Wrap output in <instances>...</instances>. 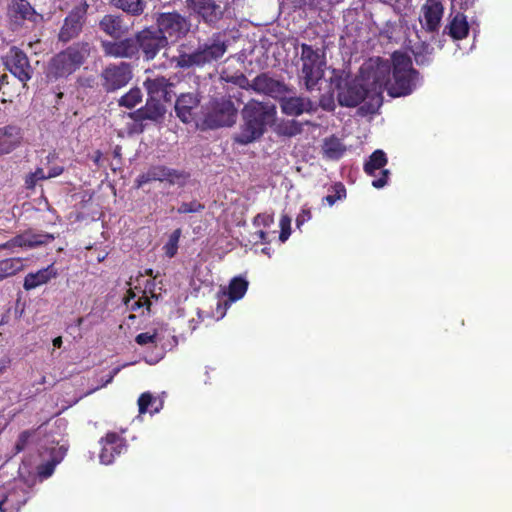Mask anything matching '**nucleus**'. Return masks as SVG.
Returning a JSON list of instances; mask_svg holds the SVG:
<instances>
[{
    "mask_svg": "<svg viewBox=\"0 0 512 512\" xmlns=\"http://www.w3.org/2000/svg\"><path fill=\"white\" fill-rule=\"evenodd\" d=\"M276 106L269 102L255 99L248 101L242 109L243 123L234 141L241 145H247L261 138L267 130V126L274 122Z\"/></svg>",
    "mask_w": 512,
    "mask_h": 512,
    "instance_id": "f257e3e1",
    "label": "nucleus"
},
{
    "mask_svg": "<svg viewBox=\"0 0 512 512\" xmlns=\"http://www.w3.org/2000/svg\"><path fill=\"white\" fill-rule=\"evenodd\" d=\"M91 45L78 41L55 54L47 63L45 76L48 81L66 79L76 72L90 56Z\"/></svg>",
    "mask_w": 512,
    "mask_h": 512,
    "instance_id": "f03ea898",
    "label": "nucleus"
},
{
    "mask_svg": "<svg viewBox=\"0 0 512 512\" xmlns=\"http://www.w3.org/2000/svg\"><path fill=\"white\" fill-rule=\"evenodd\" d=\"M229 39L225 32L213 33L191 53H180L175 57L176 66L182 69L204 67L220 60L227 52Z\"/></svg>",
    "mask_w": 512,
    "mask_h": 512,
    "instance_id": "7ed1b4c3",
    "label": "nucleus"
},
{
    "mask_svg": "<svg viewBox=\"0 0 512 512\" xmlns=\"http://www.w3.org/2000/svg\"><path fill=\"white\" fill-rule=\"evenodd\" d=\"M391 59L392 79L390 78L388 94L394 98L410 95L420 79L419 72L413 68L410 56L404 52H393Z\"/></svg>",
    "mask_w": 512,
    "mask_h": 512,
    "instance_id": "20e7f679",
    "label": "nucleus"
},
{
    "mask_svg": "<svg viewBox=\"0 0 512 512\" xmlns=\"http://www.w3.org/2000/svg\"><path fill=\"white\" fill-rule=\"evenodd\" d=\"M392 65L380 57L369 58L360 67L359 76L368 87L371 99L382 100L384 90L388 91Z\"/></svg>",
    "mask_w": 512,
    "mask_h": 512,
    "instance_id": "39448f33",
    "label": "nucleus"
},
{
    "mask_svg": "<svg viewBox=\"0 0 512 512\" xmlns=\"http://www.w3.org/2000/svg\"><path fill=\"white\" fill-rule=\"evenodd\" d=\"M238 110L230 98H212L203 107L201 128L216 129L230 127L236 123Z\"/></svg>",
    "mask_w": 512,
    "mask_h": 512,
    "instance_id": "423d86ee",
    "label": "nucleus"
},
{
    "mask_svg": "<svg viewBox=\"0 0 512 512\" xmlns=\"http://www.w3.org/2000/svg\"><path fill=\"white\" fill-rule=\"evenodd\" d=\"M331 84L337 93V100L340 106L356 107L366 97L371 98V93L360 76L356 78L336 76L332 78Z\"/></svg>",
    "mask_w": 512,
    "mask_h": 512,
    "instance_id": "0eeeda50",
    "label": "nucleus"
},
{
    "mask_svg": "<svg viewBox=\"0 0 512 512\" xmlns=\"http://www.w3.org/2000/svg\"><path fill=\"white\" fill-rule=\"evenodd\" d=\"M300 60L302 62L301 73L305 87L308 91H312L323 77L324 71L322 67L325 63L321 59L319 49H314L306 43L301 44Z\"/></svg>",
    "mask_w": 512,
    "mask_h": 512,
    "instance_id": "6e6552de",
    "label": "nucleus"
},
{
    "mask_svg": "<svg viewBox=\"0 0 512 512\" xmlns=\"http://www.w3.org/2000/svg\"><path fill=\"white\" fill-rule=\"evenodd\" d=\"M132 77V66L127 62L108 64L100 74L101 85L107 93L125 87Z\"/></svg>",
    "mask_w": 512,
    "mask_h": 512,
    "instance_id": "1a4fd4ad",
    "label": "nucleus"
},
{
    "mask_svg": "<svg viewBox=\"0 0 512 512\" xmlns=\"http://www.w3.org/2000/svg\"><path fill=\"white\" fill-rule=\"evenodd\" d=\"M7 17L13 31L21 29L25 22L37 25L43 20L28 0H11L7 7Z\"/></svg>",
    "mask_w": 512,
    "mask_h": 512,
    "instance_id": "9d476101",
    "label": "nucleus"
},
{
    "mask_svg": "<svg viewBox=\"0 0 512 512\" xmlns=\"http://www.w3.org/2000/svg\"><path fill=\"white\" fill-rule=\"evenodd\" d=\"M155 28L165 40L175 42L186 35L189 30V24L186 19L177 12L160 13L156 18Z\"/></svg>",
    "mask_w": 512,
    "mask_h": 512,
    "instance_id": "9b49d317",
    "label": "nucleus"
},
{
    "mask_svg": "<svg viewBox=\"0 0 512 512\" xmlns=\"http://www.w3.org/2000/svg\"><path fill=\"white\" fill-rule=\"evenodd\" d=\"M88 8L89 5L86 1L73 7V9L64 18L63 25L59 30V42L67 43L80 35L86 22Z\"/></svg>",
    "mask_w": 512,
    "mask_h": 512,
    "instance_id": "f8f14e48",
    "label": "nucleus"
},
{
    "mask_svg": "<svg viewBox=\"0 0 512 512\" xmlns=\"http://www.w3.org/2000/svg\"><path fill=\"white\" fill-rule=\"evenodd\" d=\"M189 175L177 169L169 168L165 165H152L148 170L135 179V187L141 188L153 181H167L169 184H181L186 181Z\"/></svg>",
    "mask_w": 512,
    "mask_h": 512,
    "instance_id": "ddd939ff",
    "label": "nucleus"
},
{
    "mask_svg": "<svg viewBox=\"0 0 512 512\" xmlns=\"http://www.w3.org/2000/svg\"><path fill=\"white\" fill-rule=\"evenodd\" d=\"M134 39L137 41V54L141 50L147 61L153 60L159 51L168 45L165 36L161 35L154 27L137 32Z\"/></svg>",
    "mask_w": 512,
    "mask_h": 512,
    "instance_id": "4468645a",
    "label": "nucleus"
},
{
    "mask_svg": "<svg viewBox=\"0 0 512 512\" xmlns=\"http://www.w3.org/2000/svg\"><path fill=\"white\" fill-rule=\"evenodd\" d=\"M6 69L25 86L32 78L33 68L27 54L16 46H12L2 58Z\"/></svg>",
    "mask_w": 512,
    "mask_h": 512,
    "instance_id": "2eb2a0df",
    "label": "nucleus"
},
{
    "mask_svg": "<svg viewBox=\"0 0 512 512\" xmlns=\"http://www.w3.org/2000/svg\"><path fill=\"white\" fill-rule=\"evenodd\" d=\"M253 91L258 94L280 100L282 96L290 92L288 86L282 80L272 77L267 72H262L252 80Z\"/></svg>",
    "mask_w": 512,
    "mask_h": 512,
    "instance_id": "dca6fc26",
    "label": "nucleus"
},
{
    "mask_svg": "<svg viewBox=\"0 0 512 512\" xmlns=\"http://www.w3.org/2000/svg\"><path fill=\"white\" fill-rule=\"evenodd\" d=\"M101 451L99 459L102 464H112L116 457L120 456L127 449V442L124 437L116 432H108L99 441Z\"/></svg>",
    "mask_w": 512,
    "mask_h": 512,
    "instance_id": "f3484780",
    "label": "nucleus"
},
{
    "mask_svg": "<svg viewBox=\"0 0 512 512\" xmlns=\"http://www.w3.org/2000/svg\"><path fill=\"white\" fill-rule=\"evenodd\" d=\"M54 239L55 236L53 234L36 232L33 229H28L3 243V247L8 249L14 247L35 248L38 246L46 245L52 242Z\"/></svg>",
    "mask_w": 512,
    "mask_h": 512,
    "instance_id": "a211bd4d",
    "label": "nucleus"
},
{
    "mask_svg": "<svg viewBox=\"0 0 512 512\" xmlns=\"http://www.w3.org/2000/svg\"><path fill=\"white\" fill-rule=\"evenodd\" d=\"M137 41L128 37L118 41L103 40L101 48L106 57L112 58H129L137 56Z\"/></svg>",
    "mask_w": 512,
    "mask_h": 512,
    "instance_id": "6ab92c4d",
    "label": "nucleus"
},
{
    "mask_svg": "<svg viewBox=\"0 0 512 512\" xmlns=\"http://www.w3.org/2000/svg\"><path fill=\"white\" fill-rule=\"evenodd\" d=\"M279 104L282 113L287 116L297 117L303 113L311 114L317 111V104L308 97L284 95Z\"/></svg>",
    "mask_w": 512,
    "mask_h": 512,
    "instance_id": "aec40b11",
    "label": "nucleus"
},
{
    "mask_svg": "<svg viewBox=\"0 0 512 512\" xmlns=\"http://www.w3.org/2000/svg\"><path fill=\"white\" fill-rule=\"evenodd\" d=\"M387 161L388 159L385 152L378 149L369 156V159L364 164V172L367 175L374 176L377 170H381V176L372 181V186L374 188H383L388 182L390 171L388 169H384Z\"/></svg>",
    "mask_w": 512,
    "mask_h": 512,
    "instance_id": "412c9836",
    "label": "nucleus"
},
{
    "mask_svg": "<svg viewBox=\"0 0 512 512\" xmlns=\"http://www.w3.org/2000/svg\"><path fill=\"white\" fill-rule=\"evenodd\" d=\"M422 19L420 20L422 27L427 32H437L444 13V6L441 0H426L421 8Z\"/></svg>",
    "mask_w": 512,
    "mask_h": 512,
    "instance_id": "4be33fe9",
    "label": "nucleus"
},
{
    "mask_svg": "<svg viewBox=\"0 0 512 512\" xmlns=\"http://www.w3.org/2000/svg\"><path fill=\"white\" fill-rule=\"evenodd\" d=\"M200 103L198 94L195 93H183L181 94L175 103V112L179 119L186 124L195 122L197 112Z\"/></svg>",
    "mask_w": 512,
    "mask_h": 512,
    "instance_id": "5701e85b",
    "label": "nucleus"
},
{
    "mask_svg": "<svg viewBox=\"0 0 512 512\" xmlns=\"http://www.w3.org/2000/svg\"><path fill=\"white\" fill-rule=\"evenodd\" d=\"M22 139V129L18 125L8 124L0 127V155L14 151L20 146Z\"/></svg>",
    "mask_w": 512,
    "mask_h": 512,
    "instance_id": "b1692460",
    "label": "nucleus"
},
{
    "mask_svg": "<svg viewBox=\"0 0 512 512\" xmlns=\"http://www.w3.org/2000/svg\"><path fill=\"white\" fill-rule=\"evenodd\" d=\"M144 85L147 89L148 96L160 99L163 102H171L174 95L173 84L165 77H156L154 79H146Z\"/></svg>",
    "mask_w": 512,
    "mask_h": 512,
    "instance_id": "393cba45",
    "label": "nucleus"
},
{
    "mask_svg": "<svg viewBox=\"0 0 512 512\" xmlns=\"http://www.w3.org/2000/svg\"><path fill=\"white\" fill-rule=\"evenodd\" d=\"M162 100L148 96L145 106L139 108L134 113V119L137 121L153 120L157 121L163 118L166 108L161 103Z\"/></svg>",
    "mask_w": 512,
    "mask_h": 512,
    "instance_id": "a878e982",
    "label": "nucleus"
},
{
    "mask_svg": "<svg viewBox=\"0 0 512 512\" xmlns=\"http://www.w3.org/2000/svg\"><path fill=\"white\" fill-rule=\"evenodd\" d=\"M57 274V270L53 264H50L36 272L28 273L24 278L23 288L26 291L33 290L48 283L51 279L56 278Z\"/></svg>",
    "mask_w": 512,
    "mask_h": 512,
    "instance_id": "bb28decb",
    "label": "nucleus"
},
{
    "mask_svg": "<svg viewBox=\"0 0 512 512\" xmlns=\"http://www.w3.org/2000/svg\"><path fill=\"white\" fill-rule=\"evenodd\" d=\"M99 28L106 35L118 39L128 32L121 15L107 14L99 22Z\"/></svg>",
    "mask_w": 512,
    "mask_h": 512,
    "instance_id": "cd10ccee",
    "label": "nucleus"
},
{
    "mask_svg": "<svg viewBox=\"0 0 512 512\" xmlns=\"http://www.w3.org/2000/svg\"><path fill=\"white\" fill-rule=\"evenodd\" d=\"M469 29L467 17L463 13L457 12L445 27L444 32L454 40H462L468 36Z\"/></svg>",
    "mask_w": 512,
    "mask_h": 512,
    "instance_id": "c85d7f7f",
    "label": "nucleus"
},
{
    "mask_svg": "<svg viewBox=\"0 0 512 512\" xmlns=\"http://www.w3.org/2000/svg\"><path fill=\"white\" fill-rule=\"evenodd\" d=\"M195 10L208 24L217 22L222 16L221 7L213 0H198L195 3Z\"/></svg>",
    "mask_w": 512,
    "mask_h": 512,
    "instance_id": "c756f323",
    "label": "nucleus"
},
{
    "mask_svg": "<svg viewBox=\"0 0 512 512\" xmlns=\"http://www.w3.org/2000/svg\"><path fill=\"white\" fill-rule=\"evenodd\" d=\"M322 149L324 157L331 160L340 159L346 151L345 145L335 135L324 139Z\"/></svg>",
    "mask_w": 512,
    "mask_h": 512,
    "instance_id": "7c9ffc66",
    "label": "nucleus"
},
{
    "mask_svg": "<svg viewBox=\"0 0 512 512\" xmlns=\"http://www.w3.org/2000/svg\"><path fill=\"white\" fill-rule=\"evenodd\" d=\"M24 267L23 261L21 258L12 257L5 258L0 260V281L14 276L19 271H21Z\"/></svg>",
    "mask_w": 512,
    "mask_h": 512,
    "instance_id": "2f4dec72",
    "label": "nucleus"
},
{
    "mask_svg": "<svg viewBox=\"0 0 512 512\" xmlns=\"http://www.w3.org/2000/svg\"><path fill=\"white\" fill-rule=\"evenodd\" d=\"M111 3L132 16L141 15L146 7L145 0H111Z\"/></svg>",
    "mask_w": 512,
    "mask_h": 512,
    "instance_id": "473e14b6",
    "label": "nucleus"
},
{
    "mask_svg": "<svg viewBox=\"0 0 512 512\" xmlns=\"http://www.w3.org/2000/svg\"><path fill=\"white\" fill-rule=\"evenodd\" d=\"M248 281L243 277H234L228 286V298L231 302L238 301L244 297L248 289Z\"/></svg>",
    "mask_w": 512,
    "mask_h": 512,
    "instance_id": "72a5a7b5",
    "label": "nucleus"
},
{
    "mask_svg": "<svg viewBox=\"0 0 512 512\" xmlns=\"http://www.w3.org/2000/svg\"><path fill=\"white\" fill-rule=\"evenodd\" d=\"M303 124L295 119L284 121L278 125L277 132L281 136L294 137L301 134Z\"/></svg>",
    "mask_w": 512,
    "mask_h": 512,
    "instance_id": "f704fd0d",
    "label": "nucleus"
},
{
    "mask_svg": "<svg viewBox=\"0 0 512 512\" xmlns=\"http://www.w3.org/2000/svg\"><path fill=\"white\" fill-rule=\"evenodd\" d=\"M22 502L16 492H9L0 500V512H19Z\"/></svg>",
    "mask_w": 512,
    "mask_h": 512,
    "instance_id": "c9c22d12",
    "label": "nucleus"
},
{
    "mask_svg": "<svg viewBox=\"0 0 512 512\" xmlns=\"http://www.w3.org/2000/svg\"><path fill=\"white\" fill-rule=\"evenodd\" d=\"M142 100V91L135 87L130 89L126 94H124L120 100L119 105L126 108H134L137 104H139Z\"/></svg>",
    "mask_w": 512,
    "mask_h": 512,
    "instance_id": "e433bc0d",
    "label": "nucleus"
},
{
    "mask_svg": "<svg viewBox=\"0 0 512 512\" xmlns=\"http://www.w3.org/2000/svg\"><path fill=\"white\" fill-rule=\"evenodd\" d=\"M331 192L322 199V202L327 203L329 206H333L338 200L346 198V188L341 182H336L332 185Z\"/></svg>",
    "mask_w": 512,
    "mask_h": 512,
    "instance_id": "4c0bfd02",
    "label": "nucleus"
},
{
    "mask_svg": "<svg viewBox=\"0 0 512 512\" xmlns=\"http://www.w3.org/2000/svg\"><path fill=\"white\" fill-rule=\"evenodd\" d=\"M136 297V294L133 292L132 289H130L128 291V296L126 298V301L125 303L127 305L130 306V309L133 310V311H136L142 307H146V309L148 311H150V308H151V301L149 300V298L145 295V292L143 293V295L141 297H139L137 300L133 301L132 303L131 300H133L134 298Z\"/></svg>",
    "mask_w": 512,
    "mask_h": 512,
    "instance_id": "58836bf2",
    "label": "nucleus"
},
{
    "mask_svg": "<svg viewBox=\"0 0 512 512\" xmlns=\"http://www.w3.org/2000/svg\"><path fill=\"white\" fill-rule=\"evenodd\" d=\"M37 430L38 429L24 430L19 434L13 448L14 455L19 454L20 452L25 450L30 440L35 436Z\"/></svg>",
    "mask_w": 512,
    "mask_h": 512,
    "instance_id": "ea45409f",
    "label": "nucleus"
},
{
    "mask_svg": "<svg viewBox=\"0 0 512 512\" xmlns=\"http://www.w3.org/2000/svg\"><path fill=\"white\" fill-rule=\"evenodd\" d=\"M180 236L181 229L179 228L174 230L172 234L169 236L168 241L163 246V251L167 257L172 258L177 254Z\"/></svg>",
    "mask_w": 512,
    "mask_h": 512,
    "instance_id": "a19ab883",
    "label": "nucleus"
},
{
    "mask_svg": "<svg viewBox=\"0 0 512 512\" xmlns=\"http://www.w3.org/2000/svg\"><path fill=\"white\" fill-rule=\"evenodd\" d=\"M156 402L155 397L150 392H144L138 398V410L140 414H144L149 411L150 407ZM151 413L158 412V408L150 410Z\"/></svg>",
    "mask_w": 512,
    "mask_h": 512,
    "instance_id": "79ce46f5",
    "label": "nucleus"
},
{
    "mask_svg": "<svg viewBox=\"0 0 512 512\" xmlns=\"http://www.w3.org/2000/svg\"><path fill=\"white\" fill-rule=\"evenodd\" d=\"M45 179H47V177L43 168L38 167L34 172L29 173L25 177V187L27 189L33 190L36 187L38 181Z\"/></svg>",
    "mask_w": 512,
    "mask_h": 512,
    "instance_id": "37998d69",
    "label": "nucleus"
},
{
    "mask_svg": "<svg viewBox=\"0 0 512 512\" xmlns=\"http://www.w3.org/2000/svg\"><path fill=\"white\" fill-rule=\"evenodd\" d=\"M204 208V204L200 203L197 200H193L191 202H182L180 206L177 208V212L179 214L196 213L204 210Z\"/></svg>",
    "mask_w": 512,
    "mask_h": 512,
    "instance_id": "c03bdc74",
    "label": "nucleus"
},
{
    "mask_svg": "<svg viewBox=\"0 0 512 512\" xmlns=\"http://www.w3.org/2000/svg\"><path fill=\"white\" fill-rule=\"evenodd\" d=\"M280 234L279 240L284 243L291 235V218L288 215H282L280 219Z\"/></svg>",
    "mask_w": 512,
    "mask_h": 512,
    "instance_id": "a18cd8bd",
    "label": "nucleus"
},
{
    "mask_svg": "<svg viewBox=\"0 0 512 512\" xmlns=\"http://www.w3.org/2000/svg\"><path fill=\"white\" fill-rule=\"evenodd\" d=\"M58 463L59 460L52 459L50 461L38 465L37 474L43 479L50 477L53 474L55 467Z\"/></svg>",
    "mask_w": 512,
    "mask_h": 512,
    "instance_id": "49530a36",
    "label": "nucleus"
},
{
    "mask_svg": "<svg viewBox=\"0 0 512 512\" xmlns=\"http://www.w3.org/2000/svg\"><path fill=\"white\" fill-rule=\"evenodd\" d=\"M431 51L428 47H423L421 51L414 52L415 62L419 66L429 65L432 62Z\"/></svg>",
    "mask_w": 512,
    "mask_h": 512,
    "instance_id": "de8ad7c7",
    "label": "nucleus"
},
{
    "mask_svg": "<svg viewBox=\"0 0 512 512\" xmlns=\"http://www.w3.org/2000/svg\"><path fill=\"white\" fill-rule=\"evenodd\" d=\"M228 81L237 85L241 89L253 90L252 81H250L243 73L230 77Z\"/></svg>",
    "mask_w": 512,
    "mask_h": 512,
    "instance_id": "09e8293b",
    "label": "nucleus"
},
{
    "mask_svg": "<svg viewBox=\"0 0 512 512\" xmlns=\"http://www.w3.org/2000/svg\"><path fill=\"white\" fill-rule=\"evenodd\" d=\"M157 332L153 333L143 332L136 336L135 341L137 344L143 346L147 344H156Z\"/></svg>",
    "mask_w": 512,
    "mask_h": 512,
    "instance_id": "8fccbe9b",
    "label": "nucleus"
},
{
    "mask_svg": "<svg viewBox=\"0 0 512 512\" xmlns=\"http://www.w3.org/2000/svg\"><path fill=\"white\" fill-rule=\"evenodd\" d=\"M321 107L325 111H333L335 109V102L333 94H323L319 99L317 107Z\"/></svg>",
    "mask_w": 512,
    "mask_h": 512,
    "instance_id": "3c124183",
    "label": "nucleus"
},
{
    "mask_svg": "<svg viewBox=\"0 0 512 512\" xmlns=\"http://www.w3.org/2000/svg\"><path fill=\"white\" fill-rule=\"evenodd\" d=\"M274 219L272 215L266 213H259L253 219L254 226L269 227L273 223Z\"/></svg>",
    "mask_w": 512,
    "mask_h": 512,
    "instance_id": "603ef678",
    "label": "nucleus"
},
{
    "mask_svg": "<svg viewBox=\"0 0 512 512\" xmlns=\"http://www.w3.org/2000/svg\"><path fill=\"white\" fill-rule=\"evenodd\" d=\"M312 218V213L310 208L304 206L301 212L296 217V226L300 228L304 223L309 221Z\"/></svg>",
    "mask_w": 512,
    "mask_h": 512,
    "instance_id": "864d4df0",
    "label": "nucleus"
},
{
    "mask_svg": "<svg viewBox=\"0 0 512 512\" xmlns=\"http://www.w3.org/2000/svg\"><path fill=\"white\" fill-rule=\"evenodd\" d=\"M63 171H64V168L62 166H54L49 170L46 177H47V179L57 177V176L61 175L63 173Z\"/></svg>",
    "mask_w": 512,
    "mask_h": 512,
    "instance_id": "5fc2aeb1",
    "label": "nucleus"
},
{
    "mask_svg": "<svg viewBox=\"0 0 512 512\" xmlns=\"http://www.w3.org/2000/svg\"><path fill=\"white\" fill-rule=\"evenodd\" d=\"M77 83L79 84V86L81 87H93V84H94V78H91V77H86V78H78L77 80Z\"/></svg>",
    "mask_w": 512,
    "mask_h": 512,
    "instance_id": "6e6d98bb",
    "label": "nucleus"
},
{
    "mask_svg": "<svg viewBox=\"0 0 512 512\" xmlns=\"http://www.w3.org/2000/svg\"><path fill=\"white\" fill-rule=\"evenodd\" d=\"M11 364V359L9 357H3L2 359H0V374H2L4 371L7 370V368L10 366Z\"/></svg>",
    "mask_w": 512,
    "mask_h": 512,
    "instance_id": "4d7b16f0",
    "label": "nucleus"
},
{
    "mask_svg": "<svg viewBox=\"0 0 512 512\" xmlns=\"http://www.w3.org/2000/svg\"><path fill=\"white\" fill-rule=\"evenodd\" d=\"M256 235L262 243H267V233L265 231L259 230L256 232Z\"/></svg>",
    "mask_w": 512,
    "mask_h": 512,
    "instance_id": "13d9d810",
    "label": "nucleus"
},
{
    "mask_svg": "<svg viewBox=\"0 0 512 512\" xmlns=\"http://www.w3.org/2000/svg\"><path fill=\"white\" fill-rule=\"evenodd\" d=\"M62 337L61 336H58L56 338L53 339V346L56 347V348H60L62 346Z\"/></svg>",
    "mask_w": 512,
    "mask_h": 512,
    "instance_id": "bf43d9fd",
    "label": "nucleus"
},
{
    "mask_svg": "<svg viewBox=\"0 0 512 512\" xmlns=\"http://www.w3.org/2000/svg\"><path fill=\"white\" fill-rule=\"evenodd\" d=\"M83 322H84V318L78 317L75 321V325L80 328L82 326Z\"/></svg>",
    "mask_w": 512,
    "mask_h": 512,
    "instance_id": "052dcab7",
    "label": "nucleus"
},
{
    "mask_svg": "<svg viewBox=\"0 0 512 512\" xmlns=\"http://www.w3.org/2000/svg\"><path fill=\"white\" fill-rule=\"evenodd\" d=\"M262 253L266 254L268 257H271V249L268 247L263 248Z\"/></svg>",
    "mask_w": 512,
    "mask_h": 512,
    "instance_id": "680f3d73",
    "label": "nucleus"
},
{
    "mask_svg": "<svg viewBox=\"0 0 512 512\" xmlns=\"http://www.w3.org/2000/svg\"><path fill=\"white\" fill-rule=\"evenodd\" d=\"M146 274H147V275H150V276H153V270H152V269H148V270L146 271Z\"/></svg>",
    "mask_w": 512,
    "mask_h": 512,
    "instance_id": "e2e57ef3",
    "label": "nucleus"
},
{
    "mask_svg": "<svg viewBox=\"0 0 512 512\" xmlns=\"http://www.w3.org/2000/svg\"><path fill=\"white\" fill-rule=\"evenodd\" d=\"M117 372H118V369H115V370H114L113 375H112V376H111V378H110V380L113 378V376H114Z\"/></svg>",
    "mask_w": 512,
    "mask_h": 512,
    "instance_id": "0e129e2a",
    "label": "nucleus"
},
{
    "mask_svg": "<svg viewBox=\"0 0 512 512\" xmlns=\"http://www.w3.org/2000/svg\"><path fill=\"white\" fill-rule=\"evenodd\" d=\"M63 96V93H59L58 97L61 98Z\"/></svg>",
    "mask_w": 512,
    "mask_h": 512,
    "instance_id": "69168bd1",
    "label": "nucleus"
},
{
    "mask_svg": "<svg viewBox=\"0 0 512 512\" xmlns=\"http://www.w3.org/2000/svg\"><path fill=\"white\" fill-rule=\"evenodd\" d=\"M1 249H5V248L3 247V244H0V250H1Z\"/></svg>",
    "mask_w": 512,
    "mask_h": 512,
    "instance_id": "338daca9",
    "label": "nucleus"
}]
</instances>
